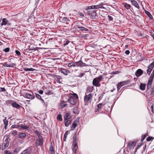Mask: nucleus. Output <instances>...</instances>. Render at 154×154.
Instances as JSON below:
<instances>
[{"instance_id": "obj_13", "label": "nucleus", "mask_w": 154, "mask_h": 154, "mask_svg": "<svg viewBox=\"0 0 154 154\" xmlns=\"http://www.w3.org/2000/svg\"><path fill=\"white\" fill-rule=\"evenodd\" d=\"M31 147H29L23 151L21 154H29L31 152Z\"/></svg>"}, {"instance_id": "obj_37", "label": "nucleus", "mask_w": 154, "mask_h": 154, "mask_svg": "<svg viewBox=\"0 0 154 154\" xmlns=\"http://www.w3.org/2000/svg\"><path fill=\"white\" fill-rule=\"evenodd\" d=\"M50 151L51 154H54V152L52 146H51L49 149Z\"/></svg>"}, {"instance_id": "obj_63", "label": "nucleus", "mask_w": 154, "mask_h": 154, "mask_svg": "<svg viewBox=\"0 0 154 154\" xmlns=\"http://www.w3.org/2000/svg\"><path fill=\"white\" fill-rule=\"evenodd\" d=\"M130 53V51L129 50H126L125 51V54L127 55H128Z\"/></svg>"}, {"instance_id": "obj_44", "label": "nucleus", "mask_w": 154, "mask_h": 154, "mask_svg": "<svg viewBox=\"0 0 154 154\" xmlns=\"http://www.w3.org/2000/svg\"><path fill=\"white\" fill-rule=\"evenodd\" d=\"M154 66V64H153V63H152L149 65V66H148V68L152 70Z\"/></svg>"}, {"instance_id": "obj_46", "label": "nucleus", "mask_w": 154, "mask_h": 154, "mask_svg": "<svg viewBox=\"0 0 154 154\" xmlns=\"http://www.w3.org/2000/svg\"><path fill=\"white\" fill-rule=\"evenodd\" d=\"M68 20L67 18L66 17H63L62 20V22H64L65 21H67Z\"/></svg>"}, {"instance_id": "obj_5", "label": "nucleus", "mask_w": 154, "mask_h": 154, "mask_svg": "<svg viewBox=\"0 0 154 154\" xmlns=\"http://www.w3.org/2000/svg\"><path fill=\"white\" fill-rule=\"evenodd\" d=\"M94 95L93 94L90 93L88 95H86L84 97L85 102L87 103H91L92 100V97Z\"/></svg>"}, {"instance_id": "obj_39", "label": "nucleus", "mask_w": 154, "mask_h": 154, "mask_svg": "<svg viewBox=\"0 0 154 154\" xmlns=\"http://www.w3.org/2000/svg\"><path fill=\"white\" fill-rule=\"evenodd\" d=\"M68 131H66L64 134V138H63V140L65 141H66V139L67 136L68 134Z\"/></svg>"}, {"instance_id": "obj_59", "label": "nucleus", "mask_w": 154, "mask_h": 154, "mask_svg": "<svg viewBox=\"0 0 154 154\" xmlns=\"http://www.w3.org/2000/svg\"><path fill=\"white\" fill-rule=\"evenodd\" d=\"M79 15L80 16L82 17H84V15L83 13H82L79 12Z\"/></svg>"}, {"instance_id": "obj_40", "label": "nucleus", "mask_w": 154, "mask_h": 154, "mask_svg": "<svg viewBox=\"0 0 154 154\" xmlns=\"http://www.w3.org/2000/svg\"><path fill=\"white\" fill-rule=\"evenodd\" d=\"M24 70L26 71H34V69L33 68H26L24 69Z\"/></svg>"}, {"instance_id": "obj_8", "label": "nucleus", "mask_w": 154, "mask_h": 154, "mask_svg": "<svg viewBox=\"0 0 154 154\" xmlns=\"http://www.w3.org/2000/svg\"><path fill=\"white\" fill-rule=\"evenodd\" d=\"M88 13V15H90L91 18L93 19H94L97 15L96 11L95 10L89 11Z\"/></svg>"}, {"instance_id": "obj_2", "label": "nucleus", "mask_w": 154, "mask_h": 154, "mask_svg": "<svg viewBox=\"0 0 154 154\" xmlns=\"http://www.w3.org/2000/svg\"><path fill=\"white\" fill-rule=\"evenodd\" d=\"M106 4L102 2L100 3L99 4L97 5H93L91 6H88L87 9L90 10L91 9H98L99 8L105 9V8L104 7Z\"/></svg>"}, {"instance_id": "obj_52", "label": "nucleus", "mask_w": 154, "mask_h": 154, "mask_svg": "<svg viewBox=\"0 0 154 154\" xmlns=\"http://www.w3.org/2000/svg\"><path fill=\"white\" fill-rule=\"evenodd\" d=\"M15 53L18 56H20L21 55V53L19 51L16 50L15 51Z\"/></svg>"}, {"instance_id": "obj_55", "label": "nucleus", "mask_w": 154, "mask_h": 154, "mask_svg": "<svg viewBox=\"0 0 154 154\" xmlns=\"http://www.w3.org/2000/svg\"><path fill=\"white\" fill-rule=\"evenodd\" d=\"M146 134H143L142 135L141 140H143L146 137Z\"/></svg>"}, {"instance_id": "obj_9", "label": "nucleus", "mask_w": 154, "mask_h": 154, "mask_svg": "<svg viewBox=\"0 0 154 154\" xmlns=\"http://www.w3.org/2000/svg\"><path fill=\"white\" fill-rule=\"evenodd\" d=\"M72 150L73 153L76 154L77 150L78 149L77 143H73L72 145Z\"/></svg>"}, {"instance_id": "obj_33", "label": "nucleus", "mask_w": 154, "mask_h": 154, "mask_svg": "<svg viewBox=\"0 0 154 154\" xmlns=\"http://www.w3.org/2000/svg\"><path fill=\"white\" fill-rule=\"evenodd\" d=\"M146 85L144 84L141 83L140 87L141 90L143 91L145 90Z\"/></svg>"}, {"instance_id": "obj_54", "label": "nucleus", "mask_w": 154, "mask_h": 154, "mask_svg": "<svg viewBox=\"0 0 154 154\" xmlns=\"http://www.w3.org/2000/svg\"><path fill=\"white\" fill-rule=\"evenodd\" d=\"M35 134L38 136V137L39 136L41 135L39 131L37 130H35Z\"/></svg>"}, {"instance_id": "obj_51", "label": "nucleus", "mask_w": 154, "mask_h": 154, "mask_svg": "<svg viewBox=\"0 0 154 154\" xmlns=\"http://www.w3.org/2000/svg\"><path fill=\"white\" fill-rule=\"evenodd\" d=\"M73 97L74 98H75V99H77L78 98V97L77 94L75 93H74L73 94Z\"/></svg>"}, {"instance_id": "obj_42", "label": "nucleus", "mask_w": 154, "mask_h": 154, "mask_svg": "<svg viewBox=\"0 0 154 154\" xmlns=\"http://www.w3.org/2000/svg\"><path fill=\"white\" fill-rule=\"evenodd\" d=\"M11 134L14 136H16L17 134V131L16 130H14L11 132Z\"/></svg>"}, {"instance_id": "obj_58", "label": "nucleus", "mask_w": 154, "mask_h": 154, "mask_svg": "<svg viewBox=\"0 0 154 154\" xmlns=\"http://www.w3.org/2000/svg\"><path fill=\"white\" fill-rule=\"evenodd\" d=\"M12 101L11 100H7L6 101V103L7 104H9L11 103H12L11 102Z\"/></svg>"}, {"instance_id": "obj_16", "label": "nucleus", "mask_w": 154, "mask_h": 154, "mask_svg": "<svg viewBox=\"0 0 154 154\" xmlns=\"http://www.w3.org/2000/svg\"><path fill=\"white\" fill-rule=\"evenodd\" d=\"M60 69L61 72L64 75H67L69 73H70V72L69 70L66 69L60 68Z\"/></svg>"}, {"instance_id": "obj_21", "label": "nucleus", "mask_w": 154, "mask_h": 154, "mask_svg": "<svg viewBox=\"0 0 154 154\" xmlns=\"http://www.w3.org/2000/svg\"><path fill=\"white\" fill-rule=\"evenodd\" d=\"M77 62L78 63V66L83 67L87 66L86 64L85 63H83L81 60Z\"/></svg>"}, {"instance_id": "obj_15", "label": "nucleus", "mask_w": 154, "mask_h": 154, "mask_svg": "<svg viewBox=\"0 0 154 154\" xmlns=\"http://www.w3.org/2000/svg\"><path fill=\"white\" fill-rule=\"evenodd\" d=\"M136 144V142L130 141L128 143V146L130 149H132L134 148V146Z\"/></svg>"}, {"instance_id": "obj_56", "label": "nucleus", "mask_w": 154, "mask_h": 154, "mask_svg": "<svg viewBox=\"0 0 154 154\" xmlns=\"http://www.w3.org/2000/svg\"><path fill=\"white\" fill-rule=\"evenodd\" d=\"M85 75V73H81L80 74V75H79L77 76L78 77H82L83 76Z\"/></svg>"}, {"instance_id": "obj_22", "label": "nucleus", "mask_w": 154, "mask_h": 154, "mask_svg": "<svg viewBox=\"0 0 154 154\" xmlns=\"http://www.w3.org/2000/svg\"><path fill=\"white\" fill-rule=\"evenodd\" d=\"M94 90L93 86H88L86 90V93L91 92Z\"/></svg>"}, {"instance_id": "obj_17", "label": "nucleus", "mask_w": 154, "mask_h": 154, "mask_svg": "<svg viewBox=\"0 0 154 154\" xmlns=\"http://www.w3.org/2000/svg\"><path fill=\"white\" fill-rule=\"evenodd\" d=\"M55 79L57 82L59 83H61L62 81V79L60 76H57L55 77Z\"/></svg>"}, {"instance_id": "obj_60", "label": "nucleus", "mask_w": 154, "mask_h": 154, "mask_svg": "<svg viewBox=\"0 0 154 154\" xmlns=\"http://www.w3.org/2000/svg\"><path fill=\"white\" fill-rule=\"evenodd\" d=\"M38 92L40 94H43V91L42 90H40L38 91Z\"/></svg>"}, {"instance_id": "obj_6", "label": "nucleus", "mask_w": 154, "mask_h": 154, "mask_svg": "<svg viewBox=\"0 0 154 154\" xmlns=\"http://www.w3.org/2000/svg\"><path fill=\"white\" fill-rule=\"evenodd\" d=\"M131 82V80H128L127 81H124L118 83L117 85V89L119 91L120 88L123 85L128 84Z\"/></svg>"}, {"instance_id": "obj_24", "label": "nucleus", "mask_w": 154, "mask_h": 154, "mask_svg": "<svg viewBox=\"0 0 154 154\" xmlns=\"http://www.w3.org/2000/svg\"><path fill=\"white\" fill-rule=\"evenodd\" d=\"M11 105L13 107L17 109H19L20 107V105L15 102L12 103Z\"/></svg>"}, {"instance_id": "obj_26", "label": "nucleus", "mask_w": 154, "mask_h": 154, "mask_svg": "<svg viewBox=\"0 0 154 154\" xmlns=\"http://www.w3.org/2000/svg\"><path fill=\"white\" fill-rule=\"evenodd\" d=\"M35 97L36 98L38 99L39 100H40L42 101L44 103V100L42 98L41 96L39 94L37 93H35Z\"/></svg>"}, {"instance_id": "obj_23", "label": "nucleus", "mask_w": 154, "mask_h": 154, "mask_svg": "<svg viewBox=\"0 0 154 154\" xmlns=\"http://www.w3.org/2000/svg\"><path fill=\"white\" fill-rule=\"evenodd\" d=\"M20 128L22 129H26L28 130H29L30 129L29 128V127L24 125L23 124L20 125Z\"/></svg>"}, {"instance_id": "obj_12", "label": "nucleus", "mask_w": 154, "mask_h": 154, "mask_svg": "<svg viewBox=\"0 0 154 154\" xmlns=\"http://www.w3.org/2000/svg\"><path fill=\"white\" fill-rule=\"evenodd\" d=\"M79 121L75 120L74 121L72 124L71 126V130L73 131L75 130V128L77 125V124L78 123Z\"/></svg>"}, {"instance_id": "obj_3", "label": "nucleus", "mask_w": 154, "mask_h": 154, "mask_svg": "<svg viewBox=\"0 0 154 154\" xmlns=\"http://www.w3.org/2000/svg\"><path fill=\"white\" fill-rule=\"evenodd\" d=\"M82 24L81 23H78L77 22V24L75 26L73 27V29H75V30H77L78 31H88V29L87 28H86L82 26Z\"/></svg>"}, {"instance_id": "obj_7", "label": "nucleus", "mask_w": 154, "mask_h": 154, "mask_svg": "<svg viewBox=\"0 0 154 154\" xmlns=\"http://www.w3.org/2000/svg\"><path fill=\"white\" fill-rule=\"evenodd\" d=\"M154 78V73H151L150 76L149 77L148 83L147 85V88L149 89L151 87L153 80Z\"/></svg>"}, {"instance_id": "obj_38", "label": "nucleus", "mask_w": 154, "mask_h": 154, "mask_svg": "<svg viewBox=\"0 0 154 154\" xmlns=\"http://www.w3.org/2000/svg\"><path fill=\"white\" fill-rule=\"evenodd\" d=\"M77 138L75 135H73V143H77Z\"/></svg>"}, {"instance_id": "obj_32", "label": "nucleus", "mask_w": 154, "mask_h": 154, "mask_svg": "<svg viewBox=\"0 0 154 154\" xmlns=\"http://www.w3.org/2000/svg\"><path fill=\"white\" fill-rule=\"evenodd\" d=\"M45 94L47 95H50L53 94V92L48 90H46L45 91Z\"/></svg>"}, {"instance_id": "obj_1", "label": "nucleus", "mask_w": 154, "mask_h": 154, "mask_svg": "<svg viewBox=\"0 0 154 154\" xmlns=\"http://www.w3.org/2000/svg\"><path fill=\"white\" fill-rule=\"evenodd\" d=\"M103 79L102 75H100L98 77L94 78L92 81L93 85L97 87H100L101 86L100 82Z\"/></svg>"}, {"instance_id": "obj_10", "label": "nucleus", "mask_w": 154, "mask_h": 154, "mask_svg": "<svg viewBox=\"0 0 154 154\" xmlns=\"http://www.w3.org/2000/svg\"><path fill=\"white\" fill-rule=\"evenodd\" d=\"M23 96L24 97L27 98L29 99H33L35 98V97L33 94L27 93H24Z\"/></svg>"}, {"instance_id": "obj_47", "label": "nucleus", "mask_w": 154, "mask_h": 154, "mask_svg": "<svg viewBox=\"0 0 154 154\" xmlns=\"http://www.w3.org/2000/svg\"><path fill=\"white\" fill-rule=\"evenodd\" d=\"M102 104L101 103H99L97 105V106L98 109V110H99L100 109V108L102 107Z\"/></svg>"}, {"instance_id": "obj_30", "label": "nucleus", "mask_w": 154, "mask_h": 154, "mask_svg": "<svg viewBox=\"0 0 154 154\" xmlns=\"http://www.w3.org/2000/svg\"><path fill=\"white\" fill-rule=\"evenodd\" d=\"M8 20L4 18L2 19V23H1V25L2 26L5 25L7 24Z\"/></svg>"}, {"instance_id": "obj_18", "label": "nucleus", "mask_w": 154, "mask_h": 154, "mask_svg": "<svg viewBox=\"0 0 154 154\" xmlns=\"http://www.w3.org/2000/svg\"><path fill=\"white\" fill-rule=\"evenodd\" d=\"M143 73V71L140 69H138L136 72L135 74L137 76L139 77Z\"/></svg>"}, {"instance_id": "obj_35", "label": "nucleus", "mask_w": 154, "mask_h": 154, "mask_svg": "<svg viewBox=\"0 0 154 154\" xmlns=\"http://www.w3.org/2000/svg\"><path fill=\"white\" fill-rule=\"evenodd\" d=\"M145 13L150 19H153L152 16L149 12L147 11H145Z\"/></svg>"}, {"instance_id": "obj_61", "label": "nucleus", "mask_w": 154, "mask_h": 154, "mask_svg": "<svg viewBox=\"0 0 154 154\" xmlns=\"http://www.w3.org/2000/svg\"><path fill=\"white\" fill-rule=\"evenodd\" d=\"M14 153H17L19 152V150L17 149H16L14 151Z\"/></svg>"}, {"instance_id": "obj_20", "label": "nucleus", "mask_w": 154, "mask_h": 154, "mask_svg": "<svg viewBox=\"0 0 154 154\" xmlns=\"http://www.w3.org/2000/svg\"><path fill=\"white\" fill-rule=\"evenodd\" d=\"M131 2L132 4L133 5H134L135 6V7H136L138 9H139L140 8V7L139 5L137 2L135 0H131Z\"/></svg>"}, {"instance_id": "obj_4", "label": "nucleus", "mask_w": 154, "mask_h": 154, "mask_svg": "<svg viewBox=\"0 0 154 154\" xmlns=\"http://www.w3.org/2000/svg\"><path fill=\"white\" fill-rule=\"evenodd\" d=\"M4 138H6L5 142L2 143L1 147H0V148L3 150L7 147L8 146L9 144V142L8 140V139L9 138V136L8 135H6L5 136Z\"/></svg>"}, {"instance_id": "obj_64", "label": "nucleus", "mask_w": 154, "mask_h": 154, "mask_svg": "<svg viewBox=\"0 0 154 154\" xmlns=\"http://www.w3.org/2000/svg\"><path fill=\"white\" fill-rule=\"evenodd\" d=\"M69 41H66L64 44V45H67L69 43Z\"/></svg>"}, {"instance_id": "obj_62", "label": "nucleus", "mask_w": 154, "mask_h": 154, "mask_svg": "<svg viewBox=\"0 0 154 154\" xmlns=\"http://www.w3.org/2000/svg\"><path fill=\"white\" fill-rule=\"evenodd\" d=\"M119 72L118 71H115V72H112V74H117L118 73H119Z\"/></svg>"}, {"instance_id": "obj_48", "label": "nucleus", "mask_w": 154, "mask_h": 154, "mask_svg": "<svg viewBox=\"0 0 154 154\" xmlns=\"http://www.w3.org/2000/svg\"><path fill=\"white\" fill-rule=\"evenodd\" d=\"M10 49L9 48H7L3 50V51L5 52H7L9 51Z\"/></svg>"}, {"instance_id": "obj_41", "label": "nucleus", "mask_w": 154, "mask_h": 154, "mask_svg": "<svg viewBox=\"0 0 154 154\" xmlns=\"http://www.w3.org/2000/svg\"><path fill=\"white\" fill-rule=\"evenodd\" d=\"M7 118L5 117V118L3 120V122L4 123L5 125H8V121L6 119Z\"/></svg>"}, {"instance_id": "obj_11", "label": "nucleus", "mask_w": 154, "mask_h": 154, "mask_svg": "<svg viewBox=\"0 0 154 154\" xmlns=\"http://www.w3.org/2000/svg\"><path fill=\"white\" fill-rule=\"evenodd\" d=\"M68 101L71 104L75 105L77 103V100L73 97H71L68 100Z\"/></svg>"}, {"instance_id": "obj_25", "label": "nucleus", "mask_w": 154, "mask_h": 154, "mask_svg": "<svg viewBox=\"0 0 154 154\" xmlns=\"http://www.w3.org/2000/svg\"><path fill=\"white\" fill-rule=\"evenodd\" d=\"M70 114L69 113H67L65 114L64 116V120L65 121H66L67 120H68L70 118Z\"/></svg>"}, {"instance_id": "obj_36", "label": "nucleus", "mask_w": 154, "mask_h": 154, "mask_svg": "<svg viewBox=\"0 0 154 154\" xmlns=\"http://www.w3.org/2000/svg\"><path fill=\"white\" fill-rule=\"evenodd\" d=\"M20 125H13L11 126V128H20Z\"/></svg>"}, {"instance_id": "obj_27", "label": "nucleus", "mask_w": 154, "mask_h": 154, "mask_svg": "<svg viewBox=\"0 0 154 154\" xmlns=\"http://www.w3.org/2000/svg\"><path fill=\"white\" fill-rule=\"evenodd\" d=\"M26 136V134L24 133H20L18 135V137L21 139L24 138Z\"/></svg>"}, {"instance_id": "obj_14", "label": "nucleus", "mask_w": 154, "mask_h": 154, "mask_svg": "<svg viewBox=\"0 0 154 154\" xmlns=\"http://www.w3.org/2000/svg\"><path fill=\"white\" fill-rule=\"evenodd\" d=\"M78 65V63L77 62H73L71 63H69L67 66L69 67H75L77 66Z\"/></svg>"}, {"instance_id": "obj_29", "label": "nucleus", "mask_w": 154, "mask_h": 154, "mask_svg": "<svg viewBox=\"0 0 154 154\" xmlns=\"http://www.w3.org/2000/svg\"><path fill=\"white\" fill-rule=\"evenodd\" d=\"M38 137L39 141V145L42 146L43 145V139L41 135H40L38 136Z\"/></svg>"}, {"instance_id": "obj_19", "label": "nucleus", "mask_w": 154, "mask_h": 154, "mask_svg": "<svg viewBox=\"0 0 154 154\" xmlns=\"http://www.w3.org/2000/svg\"><path fill=\"white\" fill-rule=\"evenodd\" d=\"M2 65L5 67H13L15 65V64L14 63H11L10 64H8L6 63H2Z\"/></svg>"}, {"instance_id": "obj_28", "label": "nucleus", "mask_w": 154, "mask_h": 154, "mask_svg": "<svg viewBox=\"0 0 154 154\" xmlns=\"http://www.w3.org/2000/svg\"><path fill=\"white\" fill-rule=\"evenodd\" d=\"M66 102L64 101H62L60 103V106L61 108H63L67 106V104L66 103Z\"/></svg>"}, {"instance_id": "obj_57", "label": "nucleus", "mask_w": 154, "mask_h": 154, "mask_svg": "<svg viewBox=\"0 0 154 154\" xmlns=\"http://www.w3.org/2000/svg\"><path fill=\"white\" fill-rule=\"evenodd\" d=\"M108 19L110 20H112L113 19L112 17L111 16L109 15L108 16Z\"/></svg>"}, {"instance_id": "obj_43", "label": "nucleus", "mask_w": 154, "mask_h": 154, "mask_svg": "<svg viewBox=\"0 0 154 154\" xmlns=\"http://www.w3.org/2000/svg\"><path fill=\"white\" fill-rule=\"evenodd\" d=\"M104 94H105V93H102L101 94L99 95V97H98V99H99V100H100L101 99H102L103 97Z\"/></svg>"}, {"instance_id": "obj_45", "label": "nucleus", "mask_w": 154, "mask_h": 154, "mask_svg": "<svg viewBox=\"0 0 154 154\" xmlns=\"http://www.w3.org/2000/svg\"><path fill=\"white\" fill-rule=\"evenodd\" d=\"M57 119L60 121H61L62 120V117L60 115H57Z\"/></svg>"}, {"instance_id": "obj_53", "label": "nucleus", "mask_w": 154, "mask_h": 154, "mask_svg": "<svg viewBox=\"0 0 154 154\" xmlns=\"http://www.w3.org/2000/svg\"><path fill=\"white\" fill-rule=\"evenodd\" d=\"M152 70V69L148 68V69L147 70V73L149 75Z\"/></svg>"}, {"instance_id": "obj_34", "label": "nucleus", "mask_w": 154, "mask_h": 154, "mask_svg": "<svg viewBox=\"0 0 154 154\" xmlns=\"http://www.w3.org/2000/svg\"><path fill=\"white\" fill-rule=\"evenodd\" d=\"M123 5L125 7L127 10L129 9L131 7V5H130L128 4L125 3L123 4Z\"/></svg>"}, {"instance_id": "obj_49", "label": "nucleus", "mask_w": 154, "mask_h": 154, "mask_svg": "<svg viewBox=\"0 0 154 154\" xmlns=\"http://www.w3.org/2000/svg\"><path fill=\"white\" fill-rule=\"evenodd\" d=\"M4 153L5 154H12V152L9 150H5Z\"/></svg>"}, {"instance_id": "obj_31", "label": "nucleus", "mask_w": 154, "mask_h": 154, "mask_svg": "<svg viewBox=\"0 0 154 154\" xmlns=\"http://www.w3.org/2000/svg\"><path fill=\"white\" fill-rule=\"evenodd\" d=\"M71 121L70 120H67L66 121H65V125L66 126L68 127L71 123Z\"/></svg>"}, {"instance_id": "obj_50", "label": "nucleus", "mask_w": 154, "mask_h": 154, "mask_svg": "<svg viewBox=\"0 0 154 154\" xmlns=\"http://www.w3.org/2000/svg\"><path fill=\"white\" fill-rule=\"evenodd\" d=\"M153 139L152 137H147L146 139L147 141H149L152 140Z\"/></svg>"}]
</instances>
